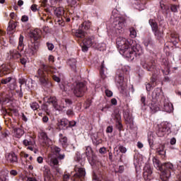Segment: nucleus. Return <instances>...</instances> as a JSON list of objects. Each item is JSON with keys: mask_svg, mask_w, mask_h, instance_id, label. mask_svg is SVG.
Wrapping results in <instances>:
<instances>
[{"mask_svg": "<svg viewBox=\"0 0 181 181\" xmlns=\"http://www.w3.org/2000/svg\"><path fill=\"white\" fill-rule=\"evenodd\" d=\"M11 73V69L6 66V65H1L0 66V77L2 76H6Z\"/></svg>", "mask_w": 181, "mask_h": 181, "instance_id": "obj_26", "label": "nucleus"}, {"mask_svg": "<svg viewBox=\"0 0 181 181\" xmlns=\"http://www.w3.org/2000/svg\"><path fill=\"white\" fill-rule=\"evenodd\" d=\"M40 46V44L37 41L32 42L30 45H28L26 53H28L30 56H34V54H36V52L39 49Z\"/></svg>", "mask_w": 181, "mask_h": 181, "instance_id": "obj_19", "label": "nucleus"}, {"mask_svg": "<svg viewBox=\"0 0 181 181\" xmlns=\"http://www.w3.org/2000/svg\"><path fill=\"white\" fill-rule=\"evenodd\" d=\"M66 2L70 6H77L78 5V0H66Z\"/></svg>", "mask_w": 181, "mask_h": 181, "instance_id": "obj_44", "label": "nucleus"}, {"mask_svg": "<svg viewBox=\"0 0 181 181\" xmlns=\"http://www.w3.org/2000/svg\"><path fill=\"white\" fill-rule=\"evenodd\" d=\"M41 6L45 8L46 12L49 13V15H52V6L47 5V0H41Z\"/></svg>", "mask_w": 181, "mask_h": 181, "instance_id": "obj_31", "label": "nucleus"}, {"mask_svg": "<svg viewBox=\"0 0 181 181\" xmlns=\"http://www.w3.org/2000/svg\"><path fill=\"white\" fill-rule=\"evenodd\" d=\"M24 134L25 131L22 128L18 127L14 129V136L16 138H22Z\"/></svg>", "mask_w": 181, "mask_h": 181, "instance_id": "obj_29", "label": "nucleus"}, {"mask_svg": "<svg viewBox=\"0 0 181 181\" xmlns=\"http://www.w3.org/2000/svg\"><path fill=\"white\" fill-rule=\"evenodd\" d=\"M78 40L82 42L81 43V47L82 49V52H88L89 47H95V45L98 42L97 39L94 35H89L88 37H84L83 38H78Z\"/></svg>", "mask_w": 181, "mask_h": 181, "instance_id": "obj_9", "label": "nucleus"}, {"mask_svg": "<svg viewBox=\"0 0 181 181\" xmlns=\"http://www.w3.org/2000/svg\"><path fill=\"white\" fill-rule=\"evenodd\" d=\"M104 71H105V66H104V62H103L101 66H100V74L103 76L104 74Z\"/></svg>", "mask_w": 181, "mask_h": 181, "instance_id": "obj_57", "label": "nucleus"}, {"mask_svg": "<svg viewBox=\"0 0 181 181\" xmlns=\"http://www.w3.org/2000/svg\"><path fill=\"white\" fill-rule=\"evenodd\" d=\"M136 9H139V11H144L145 9V4L144 3H139L136 6Z\"/></svg>", "mask_w": 181, "mask_h": 181, "instance_id": "obj_51", "label": "nucleus"}, {"mask_svg": "<svg viewBox=\"0 0 181 181\" xmlns=\"http://www.w3.org/2000/svg\"><path fill=\"white\" fill-rule=\"evenodd\" d=\"M8 135H9V132H8V131L1 132L2 138H6V136H8Z\"/></svg>", "mask_w": 181, "mask_h": 181, "instance_id": "obj_59", "label": "nucleus"}, {"mask_svg": "<svg viewBox=\"0 0 181 181\" xmlns=\"http://www.w3.org/2000/svg\"><path fill=\"white\" fill-rule=\"evenodd\" d=\"M119 146L115 147L114 149V153L115 155H119Z\"/></svg>", "mask_w": 181, "mask_h": 181, "instance_id": "obj_62", "label": "nucleus"}, {"mask_svg": "<svg viewBox=\"0 0 181 181\" xmlns=\"http://www.w3.org/2000/svg\"><path fill=\"white\" fill-rule=\"evenodd\" d=\"M67 63L69 66H70V67L72 69V70H74V71H76V69H77V66H76V64H77V60L74 58L69 59Z\"/></svg>", "mask_w": 181, "mask_h": 181, "instance_id": "obj_33", "label": "nucleus"}, {"mask_svg": "<svg viewBox=\"0 0 181 181\" xmlns=\"http://www.w3.org/2000/svg\"><path fill=\"white\" fill-rule=\"evenodd\" d=\"M155 141V138L153 137V135L150 134L148 136V142L149 144L150 148H153V142Z\"/></svg>", "mask_w": 181, "mask_h": 181, "instance_id": "obj_43", "label": "nucleus"}, {"mask_svg": "<svg viewBox=\"0 0 181 181\" xmlns=\"http://www.w3.org/2000/svg\"><path fill=\"white\" fill-rule=\"evenodd\" d=\"M129 32H130V37H132V39L136 37V30H135V28H131L129 29Z\"/></svg>", "mask_w": 181, "mask_h": 181, "instance_id": "obj_48", "label": "nucleus"}, {"mask_svg": "<svg viewBox=\"0 0 181 181\" xmlns=\"http://www.w3.org/2000/svg\"><path fill=\"white\" fill-rule=\"evenodd\" d=\"M88 162L91 166H97L98 163L97 162V156L92 154L91 156L88 157Z\"/></svg>", "mask_w": 181, "mask_h": 181, "instance_id": "obj_30", "label": "nucleus"}, {"mask_svg": "<svg viewBox=\"0 0 181 181\" xmlns=\"http://www.w3.org/2000/svg\"><path fill=\"white\" fill-rule=\"evenodd\" d=\"M23 144L25 145V146H27V149L34 152V153H37V149H36V144L35 141L25 139L23 140Z\"/></svg>", "mask_w": 181, "mask_h": 181, "instance_id": "obj_21", "label": "nucleus"}, {"mask_svg": "<svg viewBox=\"0 0 181 181\" xmlns=\"http://www.w3.org/2000/svg\"><path fill=\"white\" fill-rule=\"evenodd\" d=\"M30 108L33 109V111H36L39 108V104L36 102L32 103L30 104Z\"/></svg>", "mask_w": 181, "mask_h": 181, "instance_id": "obj_49", "label": "nucleus"}, {"mask_svg": "<svg viewBox=\"0 0 181 181\" xmlns=\"http://www.w3.org/2000/svg\"><path fill=\"white\" fill-rule=\"evenodd\" d=\"M129 66L124 65L121 67V69H118L116 73L115 83L120 93H124L125 87H127V83H125V81H124V73L127 74L129 73Z\"/></svg>", "mask_w": 181, "mask_h": 181, "instance_id": "obj_6", "label": "nucleus"}, {"mask_svg": "<svg viewBox=\"0 0 181 181\" xmlns=\"http://www.w3.org/2000/svg\"><path fill=\"white\" fill-rule=\"evenodd\" d=\"M144 45L146 47L147 50H151V49H153V41L151 38H146L144 40Z\"/></svg>", "mask_w": 181, "mask_h": 181, "instance_id": "obj_28", "label": "nucleus"}, {"mask_svg": "<svg viewBox=\"0 0 181 181\" xmlns=\"http://www.w3.org/2000/svg\"><path fill=\"white\" fill-rule=\"evenodd\" d=\"M19 59L20 63H21V64H23V66H25V64H26V63L29 62V58H28V55H23L21 54Z\"/></svg>", "mask_w": 181, "mask_h": 181, "instance_id": "obj_39", "label": "nucleus"}, {"mask_svg": "<svg viewBox=\"0 0 181 181\" xmlns=\"http://www.w3.org/2000/svg\"><path fill=\"white\" fill-rule=\"evenodd\" d=\"M52 151L54 153V155L56 156V158H52L50 159L49 165L52 168H54V169H56L57 172L59 173L60 172V169L59 168V160H62L64 159L65 155L63 153H60V151L62 149L57 146H53L52 147ZM59 159V160H57Z\"/></svg>", "mask_w": 181, "mask_h": 181, "instance_id": "obj_8", "label": "nucleus"}, {"mask_svg": "<svg viewBox=\"0 0 181 181\" xmlns=\"http://www.w3.org/2000/svg\"><path fill=\"white\" fill-rule=\"evenodd\" d=\"M75 172H76L74 175L75 177H84L86 176V169L83 168L76 167Z\"/></svg>", "mask_w": 181, "mask_h": 181, "instance_id": "obj_25", "label": "nucleus"}, {"mask_svg": "<svg viewBox=\"0 0 181 181\" xmlns=\"http://www.w3.org/2000/svg\"><path fill=\"white\" fill-rule=\"evenodd\" d=\"M105 95H107V97H112V91L107 89L105 90Z\"/></svg>", "mask_w": 181, "mask_h": 181, "instance_id": "obj_58", "label": "nucleus"}, {"mask_svg": "<svg viewBox=\"0 0 181 181\" xmlns=\"http://www.w3.org/2000/svg\"><path fill=\"white\" fill-rule=\"evenodd\" d=\"M170 42L173 43L174 45V46H176V45H177V43H179V37H177V35H176L175 34H172Z\"/></svg>", "mask_w": 181, "mask_h": 181, "instance_id": "obj_42", "label": "nucleus"}, {"mask_svg": "<svg viewBox=\"0 0 181 181\" xmlns=\"http://www.w3.org/2000/svg\"><path fill=\"white\" fill-rule=\"evenodd\" d=\"M112 127L109 126L107 127L106 132H107L108 134H111L112 132Z\"/></svg>", "mask_w": 181, "mask_h": 181, "instance_id": "obj_63", "label": "nucleus"}, {"mask_svg": "<svg viewBox=\"0 0 181 181\" xmlns=\"http://www.w3.org/2000/svg\"><path fill=\"white\" fill-rule=\"evenodd\" d=\"M54 73H56V69L42 64L40 68L38 69L35 77H37L42 86L49 88V87H52V83L49 81V78L47 76L52 74L53 80L57 81V83H60V78L54 75Z\"/></svg>", "mask_w": 181, "mask_h": 181, "instance_id": "obj_2", "label": "nucleus"}, {"mask_svg": "<svg viewBox=\"0 0 181 181\" xmlns=\"http://www.w3.org/2000/svg\"><path fill=\"white\" fill-rule=\"evenodd\" d=\"M59 87L61 90L66 93V94H69L70 91L74 90V94L76 97H83V95H84V93H86V90H87L86 84L82 82H78L75 83L74 86H71V84L64 85L62 83L59 85Z\"/></svg>", "mask_w": 181, "mask_h": 181, "instance_id": "obj_4", "label": "nucleus"}, {"mask_svg": "<svg viewBox=\"0 0 181 181\" xmlns=\"http://www.w3.org/2000/svg\"><path fill=\"white\" fill-rule=\"evenodd\" d=\"M170 42L173 43L174 45V46H176V45H177V43H179V37H177V35H176L175 34H172Z\"/></svg>", "mask_w": 181, "mask_h": 181, "instance_id": "obj_41", "label": "nucleus"}, {"mask_svg": "<svg viewBox=\"0 0 181 181\" xmlns=\"http://www.w3.org/2000/svg\"><path fill=\"white\" fill-rule=\"evenodd\" d=\"M47 47L48 50L52 51L54 49V45L52 43L47 42Z\"/></svg>", "mask_w": 181, "mask_h": 181, "instance_id": "obj_54", "label": "nucleus"}, {"mask_svg": "<svg viewBox=\"0 0 181 181\" xmlns=\"http://www.w3.org/2000/svg\"><path fill=\"white\" fill-rule=\"evenodd\" d=\"M124 170V166L123 165H120V166H119L118 170H116V173H123Z\"/></svg>", "mask_w": 181, "mask_h": 181, "instance_id": "obj_55", "label": "nucleus"}, {"mask_svg": "<svg viewBox=\"0 0 181 181\" xmlns=\"http://www.w3.org/2000/svg\"><path fill=\"white\" fill-rule=\"evenodd\" d=\"M94 47L95 49H98V50H100V52H104V50L107 49V45L104 42L98 43L97 41Z\"/></svg>", "mask_w": 181, "mask_h": 181, "instance_id": "obj_34", "label": "nucleus"}, {"mask_svg": "<svg viewBox=\"0 0 181 181\" xmlns=\"http://www.w3.org/2000/svg\"><path fill=\"white\" fill-rule=\"evenodd\" d=\"M21 21L22 22H28V21H29V17L28 16H23Z\"/></svg>", "mask_w": 181, "mask_h": 181, "instance_id": "obj_61", "label": "nucleus"}, {"mask_svg": "<svg viewBox=\"0 0 181 181\" xmlns=\"http://www.w3.org/2000/svg\"><path fill=\"white\" fill-rule=\"evenodd\" d=\"M21 54H22L19 53V52H18L16 49H11L8 54V59H19Z\"/></svg>", "mask_w": 181, "mask_h": 181, "instance_id": "obj_24", "label": "nucleus"}, {"mask_svg": "<svg viewBox=\"0 0 181 181\" xmlns=\"http://www.w3.org/2000/svg\"><path fill=\"white\" fill-rule=\"evenodd\" d=\"M152 88H153V85H151V83H147L146 85V90L147 91H151V90H152Z\"/></svg>", "mask_w": 181, "mask_h": 181, "instance_id": "obj_56", "label": "nucleus"}, {"mask_svg": "<svg viewBox=\"0 0 181 181\" xmlns=\"http://www.w3.org/2000/svg\"><path fill=\"white\" fill-rule=\"evenodd\" d=\"M29 36H30V37L37 40V30H35L30 31V34H29Z\"/></svg>", "mask_w": 181, "mask_h": 181, "instance_id": "obj_47", "label": "nucleus"}, {"mask_svg": "<svg viewBox=\"0 0 181 181\" xmlns=\"http://www.w3.org/2000/svg\"><path fill=\"white\" fill-rule=\"evenodd\" d=\"M153 163L154 165V168H156L157 170H160V172H161L160 175V180L162 181H169L172 172L175 170L173 164L169 162L162 164L160 163V161L156 158H153Z\"/></svg>", "mask_w": 181, "mask_h": 181, "instance_id": "obj_3", "label": "nucleus"}, {"mask_svg": "<svg viewBox=\"0 0 181 181\" xmlns=\"http://www.w3.org/2000/svg\"><path fill=\"white\" fill-rule=\"evenodd\" d=\"M119 149L121 153H127V148H125L124 146H119Z\"/></svg>", "mask_w": 181, "mask_h": 181, "instance_id": "obj_53", "label": "nucleus"}, {"mask_svg": "<svg viewBox=\"0 0 181 181\" xmlns=\"http://www.w3.org/2000/svg\"><path fill=\"white\" fill-rule=\"evenodd\" d=\"M170 9H171L172 12L176 13V12H177V11L179 9V6H177V5H172L170 6Z\"/></svg>", "mask_w": 181, "mask_h": 181, "instance_id": "obj_52", "label": "nucleus"}, {"mask_svg": "<svg viewBox=\"0 0 181 181\" xmlns=\"http://www.w3.org/2000/svg\"><path fill=\"white\" fill-rule=\"evenodd\" d=\"M51 11L53 9L54 14L55 16H57L59 25L61 26H64V21H63V15H64V8L63 7H55L52 6L51 7Z\"/></svg>", "mask_w": 181, "mask_h": 181, "instance_id": "obj_13", "label": "nucleus"}, {"mask_svg": "<svg viewBox=\"0 0 181 181\" xmlns=\"http://www.w3.org/2000/svg\"><path fill=\"white\" fill-rule=\"evenodd\" d=\"M40 136L46 146H50V145H52V140L49 139L47 134L45 132H41Z\"/></svg>", "mask_w": 181, "mask_h": 181, "instance_id": "obj_23", "label": "nucleus"}, {"mask_svg": "<svg viewBox=\"0 0 181 181\" xmlns=\"http://www.w3.org/2000/svg\"><path fill=\"white\" fill-rule=\"evenodd\" d=\"M116 45L120 54L129 60H134L137 56L144 54L142 47L131 39L119 37L116 40Z\"/></svg>", "mask_w": 181, "mask_h": 181, "instance_id": "obj_1", "label": "nucleus"}, {"mask_svg": "<svg viewBox=\"0 0 181 181\" xmlns=\"http://www.w3.org/2000/svg\"><path fill=\"white\" fill-rule=\"evenodd\" d=\"M59 144L62 145V146L64 148H67L69 146V142L67 141V137L64 136L61 137L59 139Z\"/></svg>", "mask_w": 181, "mask_h": 181, "instance_id": "obj_37", "label": "nucleus"}, {"mask_svg": "<svg viewBox=\"0 0 181 181\" xmlns=\"http://www.w3.org/2000/svg\"><path fill=\"white\" fill-rule=\"evenodd\" d=\"M148 23L151 25V29L156 39H158V40H160L162 37H163V31L158 28V24L156 23V21H155V20L150 19L148 21Z\"/></svg>", "mask_w": 181, "mask_h": 181, "instance_id": "obj_15", "label": "nucleus"}, {"mask_svg": "<svg viewBox=\"0 0 181 181\" xmlns=\"http://www.w3.org/2000/svg\"><path fill=\"white\" fill-rule=\"evenodd\" d=\"M93 181H104V177H103V174L93 173Z\"/></svg>", "mask_w": 181, "mask_h": 181, "instance_id": "obj_38", "label": "nucleus"}, {"mask_svg": "<svg viewBox=\"0 0 181 181\" xmlns=\"http://www.w3.org/2000/svg\"><path fill=\"white\" fill-rule=\"evenodd\" d=\"M42 170L44 172L45 180H50V170L49 169V167L45 166Z\"/></svg>", "mask_w": 181, "mask_h": 181, "instance_id": "obj_36", "label": "nucleus"}, {"mask_svg": "<svg viewBox=\"0 0 181 181\" xmlns=\"http://www.w3.org/2000/svg\"><path fill=\"white\" fill-rule=\"evenodd\" d=\"M0 181H8L6 177H4L3 175L0 176Z\"/></svg>", "mask_w": 181, "mask_h": 181, "instance_id": "obj_64", "label": "nucleus"}, {"mask_svg": "<svg viewBox=\"0 0 181 181\" xmlns=\"http://www.w3.org/2000/svg\"><path fill=\"white\" fill-rule=\"evenodd\" d=\"M143 177L144 179L146 181H149L151 180V179H152V168H151V165H145L144 168Z\"/></svg>", "mask_w": 181, "mask_h": 181, "instance_id": "obj_20", "label": "nucleus"}, {"mask_svg": "<svg viewBox=\"0 0 181 181\" xmlns=\"http://www.w3.org/2000/svg\"><path fill=\"white\" fill-rule=\"evenodd\" d=\"M90 26L91 23L90 21H85L79 27V29L74 30L72 33L77 37V39H83V37H86L85 30H88Z\"/></svg>", "mask_w": 181, "mask_h": 181, "instance_id": "obj_11", "label": "nucleus"}, {"mask_svg": "<svg viewBox=\"0 0 181 181\" xmlns=\"http://www.w3.org/2000/svg\"><path fill=\"white\" fill-rule=\"evenodd\" d=\"M24 37L23 35H21L19 37L18 50V52H23V47H25V44H23Z\"/></svg>", "mask_w": 181, "mask_h": 181, "instance_id": "obj_32", "label": "nucleus"}, {"mask_svg": "<svg viewBox=\"0 0 181 181\" xmlns=\"http://www.w3.org/2000/svg\"><path fill=\"white\" fill-rule=\"evenodd\" d=\"M165 98L162 89L160 88H156L152 93V103L149 105L150 110L153 112L160 111V107L158 106V104L165 100Z\"/></svg>", "mask_w": 181, "mask_h": 181, "instance_id": "obj_5", "label": "nucleus"}, {"mask_svg": "<svg viewBox=\"0 0 181 181\" xmlns=\"http://www.w3.org/2000/svg\"><path fill=\"white\" fill-rule=\"evenodd\" d=\"M171 127L172 125L168 122H163L159 124L157 132L158 136H165V135L170 134Z\"/></svg>", "mask_w": 181, "mask_h": 181, "instance_id": "obj_14", "label": "nucleus"}, {"mask_svg": "<svg viewBox=\"0 0 181 181\" xmlns=\"http://www.w3.org/2000/svg\"><path fill=\"white\" fill-rule=\"evenodd\" d=\"M40 9V7H39L37 4H33L30 6V10L33 12H37V11H39Z\"/></svg>", "mask_w": 181, "mask_h": 181, "instance_id": "obj_50", "label": "nucleus"}, {"mask_svg": "<svg viewBox=\"0 0 181 181\" xmlns=\"http://www.w3.org/2000/svg\"><path fill=\"white\" fill-rule=\"evenodd\" d=\"M146 98L145 96L141 95V108L142 110H146V103L145 102Z\"/></svg>", "mask_w": 181, "mask_h": 181, "instance_id": "obj_45", "label": "nucleus"}, {"mask_svg": "<svg viewBox=\"0 0 181 181\" xmlns=\"http://www.w3.org/2000/svg\"><path fill=\"white\" fill-rule=\"evenodd\" d=\"M125 18L121 16L115 17L110 28L112 33L115 36L122 35L125 30Z\"/></svg>", "mask_w": 181, "mask_h": 181, "instance_id": "obj_7", "label": "nucleus"}, {"mask_svg": "<svg viewBox=\"0 0 181 181\" xmlns=\"http://www.w3.org/2000/svg\"><path fill=\"white\" fill-rule=\"evenodd\" d=\"M160 6L161 10L163 11V13H164L165 15H168V12H169V6L165 5L163 1L160 2Z\"/></svg>", "mask_w": 181, "mask_h": 181, "instance_id": "obj_40", "label": "nucleus"}, {"mask_svg": "<svg viewBox=\"0 0 181 181\" xmlns=\"http://www.w3.org/2000/svg\"><path fill=\"white\" fill-rule=\"evenodd\" d=\"M49 103L52 104L54 108L57 110V111H62L63 108H66V107H69V105H71L73 104V102L70 99H63L61 103V105H59L57 103V99L56 97H51L49 99Z\"/></svg>", "mask_w": 181, "mask_h": 181, "instance_id": "obj_10", "label": "nucleus"}, {"mask_svg": "<svg viewBox=\"0 0 181 181\" xmlns=\"http://www.w3.org/2000/svg\"><path fill=\"white\" fill-rule=\"evenodd\" d=\"M18 83L20 84V91L22 93V86H25V89L28 91H32L35 90L36 87V83L32 78H20L18 80Z\"/></svg>", "mask_w": 181, "mask_h": 181, "instance_id": "obj_12", "label": "nucleus"}, {"mask_svg": "<svg viewBox=\"0 0 181 181\" xmlns=\"http://www.w3.org/2000/svg\"><path fill=\"white\" fill-rule=\"evenodd\" d=\"M57 125L59 129H64L69 125V120L67 119H59Z\"/></svg>", "mask_w": 181, "mask_h": 181, "instance_id": "obj_27", "label": "nucleus"}, {"mask_svg": "<svg viewBox=\"0 0 181 181\" xmlns=\"http://www.w3.org/2000/svg\"><path fill=\"white\" fill-rule=\"evenodd\" d=\"M70 180V176L67 174H64L63 177V181H69Z\"/></svg>", "mask_w": 181, "mask_h": 181, "instance_id": "obj_60", "label": "nucleus"}, {"mask_svg": "<svg viewBox=\"0 0 181 181\" xmlns=\"http://www.w3.org/2000/svg\"><path fill=\"white\" fill-rule=\"evenodd\" d=\"M1 84H8V87L11 91H13V90H16V79L13 76H11L6 77V78L1 79Z\"/></svg>", "mask_w": 181, "mask_h": 181, "instance_id": "obj_16", "label": "nucleus"}, {"mask_svg": "<svg viewBox=\"0 0 181 181\" xmlns=\"http://www.w3.org/2000/svg\"><path fill=\"white\" fill-rule=\"evenodd\" d=\"M141 65L147 71H151V73H153V74H155V69H156L155 62L152 61L151 62H149L145 59H141Z\"/></svg>", "mask_w": 181, "mask_h": 181, "instance_id": "obj_18", "label": "nucleus"}, {"mask_svg": "<svg viewBox=\"0 0 181 181\" xmlns=\"http://www.w3.org/2000/svg\"><path fill=\"white\" fill-rule=\"evenodd\" d=\"M6 159L9 163H18V157L13 152L7 153L6 155Z\"/></svg>", "mask_w": 181, "mask_h": 181, "instance_id": "obj_22", "label": "nucleus"}, {"mask_svg": "<svg viewBox=\"0 0 181 181\" xmlns=\"http://www.w3.org/2000/svg\"><path fill=\"white\" fill-rule=\"evenodd\" d=\"M124 119H126V121H127V122H129L131 124V122H134V117H132V116L131 115H128L127 113H125L124 115Z\"/></svg>", "mask_w": 181, "mask_h": 181, "instance_id": "obj_46", "label": "nucleus"}, {"mask_svg": "<svg viewBox=\"0 0 181 181\" xmlns=\"http://www.w3.org/2000/svg\"><path fill=\"white\" fill-rule=\"evenodd\" d=\"M156 153L160 155L163 159H165V155H166V151H165V146H161L160 148H157Z\"/></svg>", "mask_w": 181, "mask_h": 181, "instance_id": "obj_35", "label": "nucleus"}, {"mask_svg": "<svg viewBox=\"0 0 181 181\" xmlns=\"http://www.w3.org/2000/svg\"><path fill=\"white\" fill-rule=\"evenodd\" d=\"M158 107L165 111V112H172L173 111V105L169 102V100L165 99L158 104Z\"/></svg>", "mask_w": 181, "mask_h": 181, "instance_id": "obj_17", "label": "nucleus"}]
</instances>
